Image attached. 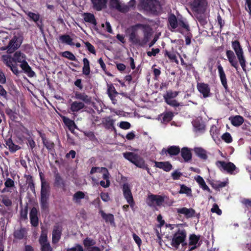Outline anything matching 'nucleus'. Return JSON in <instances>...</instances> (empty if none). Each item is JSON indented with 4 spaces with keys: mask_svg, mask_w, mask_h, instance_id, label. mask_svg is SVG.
<instances>
[{
    "mask_svg": "<svg viewBox=\"0 0 251 251\" xmlns=\"http://www.w3.org/2000/svg\"><path fill=\"white\" fill-rule=\"evenodd\" d=\"M5 113L12 121H15L17 118L16 113L9 108H6Z\"/></svg>",
    "mask_w": 251,
    "mask_h": 251,
    "instance_id": "nucleus-54",
    "label": "nucleus"
},
{
    "mask_svg": "<svg viewBox=\"0 0 251 251\" xmlns=\"http://www.w3.org/2000/svg\"><path fill=\"white\" fill-rule=\"evenodd\" d=\"M66 251H84V249L81 245L76 244L74 247L68 249Z\"/></svg>",
    "mask_w": 251,
    "mask_h": 251,
    "instance_id": "nucleus-64",
    "label": "nucleus"
},
{
    "mask_svg": "<svg viewBox=\"0 0 251 251\" xmlns=\"http://www.w3.org/2000/svg\"><path fill=\"white\" fill-rule=\"evenodd\" d=\"M84 43L87 50L91 53L96 55V51L94 46L88 41L84 42Z\"/></svg>",
    "mask_w": 251,
    "mask_h": 251,
    "instance_id": "nucleus-57",
    "label": "nucleus"
},
{
    "mask_svg": "<svg viewBox=\"0 0 251 251\" xmlns=\"http://www.w3.org/2000/svg\"><path fill=\"white\" fill-rule=\"evenodd\" d=\"M154 167L162 169L165 172H169L173 169V166L169 161L158 162L154 161Z\"/></svg>",
    "mask_w": 251,
    "mask_h": 251,
    "instance_id": "nucleus-22",
    "label": "nucleus"
},
{
    "mask_svg": "<svg viewBox=\"0 0 251 251\" xmlns=\"http://www.w3.org/2000/svg\"><path fill=\"white\" fill-rule=\"evenodd\" d=\"M164 56H167L172 61H174L177 64H178V61L177 59L176 53L174 51H168L167 50H164Z\"/></svg>",
    "mask_w": 251,
    "mask_h": 251,
    "instance_id": "nucleus-43",
    "label": "nucleus"
},
{
    "mask_svg": "<svg viewBox=\"0 0 251 251\" xmlns=\"http://www.w3.org/2000/svg\"><path fill=\"white\" fill-rule=\"evenodd\" d=\"M75 98L80 100L85 103L89 104L91 101V98L85 93H80L78 91L75 92Z\"/></svg>",
    "mask_w": 251,
    "mask_h": 251,
    "instance_id": "nucleus-24",
    "label": "nucleus"
},
{
    "mask_svg": "<svg viewBox=\"0 0 251 251\" xmlns=\"http://www.w3.org/2000/svg\"><path fill=\"white\" fill-rule=\"evenodd\" d=\"M110 4L111 7L118 10H121V5L118 0H110Z\"/></svg>",
    "mask_w": 251,
    "mask_h": 251,
    "instance_id": "nucleus-61",
    "label": "nucleus"
},
{
    "mask_svg": "<svg viewBox=\"0 0 251 251\" xmlns=\"http://www.w3.org/2000/svg\"><path fill=\"white\" fill-rule=\"evenodd\" d=\"M26 144L30 150L31 152L34 154L36 143L31 137H29L26 138Z\"/></svg>",
    "mask_w": 251,
    "mask_h": 251,
    "instance_id": "nucleus-48",
    "label": "nucleus"
},
{
    "mask_svg": "<svg viewBox=\"0 0 251 251\" xmlns=\"http://www.w3.org/2000/svg\"><path fill=\"white\" fill-rule=\"evenodd\" d=\"M96 173H103V174H107L109 173L107 169L105 167H93L90 172V175Z\"/></svg>",
    "mask_w": 251,
    "mask_h": 251,
    "instance_id": "nucleus-45",
    "label": "nucleus"
},
{
    "mask_svg": "<svg viewBox=\"0 0 251 251\" xmlns=\"http://www.w3.org/2000/svg\"><path fill=\"white\" fill-rule=\"evenodd\" d=\"M222 139L227 143H230L232 141V138L230 134L228 132H226L222 136Z\"/></svg>",
    "mask_w": 251,
    "mask_h": 251,
    "instance_id": "nucleus-59",
    "label": "nucleus"
},
{
    "mask_svg": "<svg viewBox=\"0 0 251 251\" xmlns=\"http://www.w3.org/2000/svg\"><path fill=\"white\" fill-rule=\"evenodd\" d=\"M197 88L199 92L202 95L203 98H206L211 96L210 88L208 84L204 82H198Z\"/></svg>",
    "mask_w": 251,
    "mask_h": 251,
    "instance_id": "nucleus-14",
    "label": "nucleus"
},
{
    "mask_svg": "<svg viewBox=\"0 0 251 251\" xmlns=\"http://www.w3.org/2000/svg\"><path fill=\"white\" fill-rule=\"evenodd\" d=\"M216 166L221 171H226L230 175H235L239 172V169L231 162H226L224 161H217Z\"/></svg>",
    "mask_w": 251,
    "mask_h": 251,
    "instance_id": "nucleus-4",
    "label": "nucleus"
},
{
    "mask_svg": "<svg viewBox=\"0 0 251 251\" xmlns=\"http://www.w3.org/2000/svg\"><path fill=\"white\" fill-rule=\"evenodd\" d=\"M129 40L133 44L141 46V40H140L135 30H132L129 34Z\"/></svg>",
    "mask_w": 251,
    "mask_h": 251,
    "instance_id": "nucleus-31",
    "label": "nucleus"
},
{
    "mask_svg": "<svg viewBox=\"0 0 251 251\" xmlns=\"http://www.w3.org/2000/svg\"><path fill=\"white\" fill-rule=\"evenodd\" d=\"M85 107L84 102L78 101H74L70 104V109L73 112H77Z\"/></svg>",
    "mask_w": 251,
    "mask_h": 251,
    "instance_id": "nucleus-25",
    "label": "nucleus"
},
{
    "mask_svg": "<svg viewBox=\"0 0 251 251\" xmlns=\"http://www.w3.org/2000/svg\"><path fill=\"white\" fill-rule=\"evenodd\" d=\"M141 5L144 10L153 14H157L160 6L159 2L157 0H142Z\"/></svg>",
    "mask_w": 251,
    "mask_h": 251,
    "instance_id": "nucleus-6",
    "label": "nucleus"
},
{
    "mask_svg": "<svg viewBox=\"0 0 251 251\" xmlns=\"http://www.w3.org/2000/svg\"><path fill=\"white\" fill-rule=\"evenodd\" d=\"M20 44L17 41V38L14 36L10 40L7 46L2 47L1 50H7V52L8 53H11L14 52L19 47Z\"/></svg>",
    "mask_w": 251,
    "mask_h": 251,
    "instance_id": "nucleus-13",
    "label": "nucleus"
},
{
    "mask_svg": "<svg viewBox=\"0 0 251 251\" xmlns=\"http://www.w3.org/2000/svg\"><path fill=\"white\" fill-rule=\"evenodd\" d=\"M26 182L28 184V188L33 193H35V184L32 176L28 175L26 178Z\"/></svg>",
    "mask_w": 251,
    "mask_h": 251,
    "instance_id": "nucleus-50",
    "label": "nucleus"
},
{
    "mask_svg": "<svg viewBox=\"0 0 251 251\" xmlns=\"http://www.w3.org/2000/svg\"><path fill=\"white\" fill-rule=\"evenodd\" d=\"M59 39L62 43H66L70 46H74L75 44L73 42V39L70 35L65 34L59 36Z\"/></svg>",
    "mask_w": 251,
    "mask_h": 251,
    "instance_id": "nucleus-40",
    "label": "nucleus"
},
{
    "mask_svg": "<svg viewBox=\"0 0 251 251\" xmlns=\"http://www.w3.org/2000/svg\"><path fill=\"white\" fill-rule=\"evenodd\" d=\"M167 151L168 154L171 156H176L180 153V148L178 146H171L168 147Z\"/></svg>",
    "mask_w": 251,
    "mask_h": 251,
    "instance_id": "nucleus-36",
    "label": "nucleus"
},
{
    "mask_svg": "<svg viewBox=\"0 0 251 251\" xmlns=\"http://www.w3.org/2000/svg\"><path fill=\"white\" fill-rule=\"evenodd\" d=\"M107 94L108 95L112 100L113 104L117 103V99L116 98L119 94V93L116 90L113 84H108L107 85Z\"/></svg>",
    "mask_w": 251,
    "mask_h": 251,
    "instance_id": "nucleus-20",
    "label": "nucleus"
},
{
    "mask_svg": "<svg viewBox=\"0 0 251 251\" xmlns=\"http://www.w3.org/2000/svg\"><path fill=\"white\" fill-rule=\"evenodd\" d=\"M25 14L31 20L36 23V25L41 31L43 30L44 25L43 21L42 19H40V16L38 13L36 14L30 11H28L26 12Z\"/></svg>",
    "mask_w": 251,
    "mask_h": 251,
    "instance_id": "nucleus-15",
    "label": "nucleus"
},
{
    "mask_svg": "<svg viewBox=\"0 0 251 251\" xmlns=\"http://www.w3.org/2000/svg\"><path fill=\"white\" fill-rule=\"evenodd\" d=\"M54 180L53 185L54 187L58 188L65 187V181L61 177L60 174L58 172L57 170L54 172Z\"/></svg>",
    "mask_w": 251,
    "mask_h": 251,
    "instance_id": "nucleus-23",
    "label": "nucleus"
},
{
    "mask_svg": "<svg viewBox=\"0 0 251 251\" xmlns=\"http://www.w3.org/2000/svg\"><path fill=\"white\" fill-rule=\"evenodd\" d=\"M186 235L187 233L185 229H178L173 236L171 242V246L176 250L178 248L180 244L184 246V242L186 240Z\"/></svg>",
    "mask_w": 251,
    "mask_h": 251,
    "instance_id": "nucleus-3",
    "label": "nucleus"
},
{
    "mask_svg": "<svg viewBox=\"0 0 251 251\" xmlns=\"http://www.w3.org/2000/svg\"><path fill=\"white\" fill-rule=\"evenodd\" d=\"M181 156L185 162H189L192 160V153L191 150L188 147H183L180 149Z\"/></svg>",
    "mask_w": 251,
    "mask_h": 251,
    "instance_id": "nucleus-21",
    "label": "nucleus"
},
{
    "mask_svg": "<svg viewBox=\"0 0 251 251\" xmlns=\"http://www.w3.org/2000/svg\"><path fill=\"white\" fill-rule=\"evenodd\" d=\"M93 4V7L97 11H100L105 8L107 0H91Z\"/></svg>",
    "mask_w": 251,
    "mask_h": 251,
    "instance_id": "nucleus-26",
    "label": "nucleus"
},
{
    "mask_svg": "<svg viewBox=\"0 0 251 251\" xmlns=\"http://www.w3.org/2000/svg\"><path fill=\"white\" fill-rule=\"evenodd\" d=\"M41 251H53V249L51 247L50 243H48L41 245Z\"/></svg>",
    "mask_w": 251,
    "mask_h": 251,
    "instance_id": "nucleus-63",
    "label": "nucleus"
},
{
    "mask_svg": "<svg viewBox=\"0 0 251 251\" xmlns=\"http://www.w3.org/2000/svg\"><path fill=\"white\" fill-rule=\"evenodd\" d=\"M207 4L206 0H193L191 5L193 11L199 13L205 11Z\"/></svg>",
    "mask_w": 251,
    "mask_h": 251,
    "instance_id": "nucleus-10",
    "label": "nucleus"
},
{
    "mask_svg": "<svg viewBox=\"0 0 251 251\" xmlns=\"http://www.w3.org/2000/svg\"><path fill=\"white\" fill-rule=\"evenodd\" d=\"M217 69L218 70L219 75L221 83L224 88H225V91L226 92H228L229 88L227 85L226 76L224 70V69L220 63H219V65L217 66Z\"/></svg>",
    "mask_w": 251,
    "mask_h": 251,
    "instance_id": "nucleus-16",
    "label": "nucleus"
},
{
    "mask_svg": "<svg viewBox=\"0 0 251 251\" xmlns=\"http://www.w3.org/2000/svg\"><path fill=\"white\" fill-rule=\"evenodd\" d=\"M231 46L237 56L244 54L243 49L238 40L232 41L231 42Z\"/></svg>",
    "mask_w": 251,
    "mask_h": 251,
    "instance_id": "nucleus-29",
    "label": "nucleus"
},
{
    "mask_svg": "<svg viewBox=\"0 0 251 251\" xmlns=\"http://www.w3.org/2000/svg\"><path fill=\"white\" fill-rule=\"evenodd\" d=\"M100 213L106 223H109L111 225H114V217L112 214H106L103 210H100Z\"/></svg>",
    "mask_w": 251,
    "mask_h": 251,
    "instance_id": "nucleus-32",
    "label": "nucleus"
},
{
    "mask_svg": "<svg viewBox=\"0 0 251 251\" xmlns=\"http://www.w3.org/2000/svg\"><path fill=\"white\" fill-rule=\"evenodd\" d=\"M176 210L179 217H181V215H183L186 219H189L195 216L196 211L192 208H188L183 207L180 208H176Z\"/></svg>",
    "mask_w": 251,
    "mask_h": 251,
    "instance_id": "nucleus-11",
    "label": "nucleus"
},
{
    "mask_svg": "<svg viewBox=\"0 0 251 251\" xmlns=\"http://www.w3.org/2000/svg\"><path fill=\"white\" fill-rule=\"evenodd\" d=\"M191 189L184 184L180 185V189L179 191L180 194H185L189 195L191 193Z\"/></svg>",
    "mask_w": 251,
    "mask_h": 251,
    "instance_id": "nucleus-55",
    "label": "nucleus"
},
{
    "mask_svg": "<svg viewBox=\"0 0 251 251\" xmlns=\"http://www.w3.org/2000/svg\"><path fill=\"white\" fill-rule=\"evenodd\" d=\"M122 189L124 198L130 207H133L135 204V202L129 184L128 183H124Z\"/></svg>",
    "mask_w": 251,
    "mask_h": 251,
    "instance_id": "nucleus-8",
    "label": "nucleus"
},
{
    "mask_svg": "<svg viewBox=\"0 0 251 251\" xmlns=\"http://www.w3.org/2000/svg\"><path fill=\"white\" fill-rule=\"evenodd\" d=\"M39 242L41 245L50 243L48 241L47 232L45 230H42L39 239Z\"/></svg>",
    "mask_w": 251,
    "mask_h": 251,
    "instance_id": "nucleus-49",
    "label": "nucleus"
},
{
    "mask_svg": "<svg viewBox=\"0 0 251 251\" xmlns=\"http://www.w3.org/2000/svg\"><path fill=\"white\" fill-rule=\"evenodd\" d=\"M115 121L110 118V117H108L105 119V126L107 129H111L112 130H114L115 132H116V129L114 126Z\"/></svg>",
    "mask_w": 251,
    "mask_h": 251,
    "instance_id": "nucleus-46",
    "label": "nucleus"
},
{
    "mask_svg": "<svg viewBox=\"0 0 251 251\" xmlns=\"http://www.w3.org/2000/svg\"><path fill=\"white\" fill-rule=\"evenodd\" d=\"M168 22L170 25L174 29L177 27L178 25V22L176 16L174 14H171L169 18Z\"/></svg>",
    "mask_w": 251,
    "mask_h": 251,
    "instance_id": "nucleus-47",
    "label": "nucleus"
},
{
    "mask_svg": "<svg viewBox=\"0 0 251 251\" xmlns=\"http://www.w3.org/2000/svg\"><path fill=\"white\" fill-rule=\"evenodd\" d=\"M124 157L136 167L142 168L146 164L143 158L137 153L132 152H126L123 153Z\"/></svg>",
    "mask_w": 251,
    "mask_h": 251,
    "instance_id": "nucleus-5",
    "label": "nucleus"
},
{
    "mask_svg": "<svg viewBox=\"0 0 251 251\" xmlns=\"http://www.w3.org/2000/svg\"><path fill=\"white\" fill-rule=\"evenodd\" d=\"M83 63L82 73L84 75H88L90 74V62L87 58H84Z\"/></svg>",
    "mask_w": 251,
    "mask_h": 251,
    "instance_id": "nucleus-39",
    "label": "nucleus"
},
{
    "mask_svg": "<svg viewBox=\"0 0 251 251\" xmlns=\"http://www.w3.org/2000/svg\"><path fill=\"white\" fill-rule=\"evenodd\" d=\"M194 151L196 155L203 160H206L207 158L206 151L201 147H196L194 149Z\"/></svg>",
    "mask_w": 251,
    "mask_h": 251,
    "instance_id": "nucleus-33",
    "label": "nucleus"
},
{
    "mask_svg": "<svg viewBox=\"0 0 251 251\" xmlns=\"http://www.w3.org/2000/svg\"><path fill=\"white\" fill-rule=\"evenodd\" d=\"M102 178L104 180H105L104 181V180H101L99 184L101 186H102L103 188H107L110 186V174L109 173H107V174H103L102 175Z\"/></svg>",
    "mask_w": 251,
    "mask_h": 251,
    "instance_id": "nucleus-42",
    "label": "nucleus"
},
{
    "mask_svg": "<svg viewBox=\"0 0 251 251\" xmlns=\"http://www.w3.org/2000/svg\"><path fill=\"white\" fill-rule=\"evenodd\" d=\"M61 56L63 57L66 58L71 61H76L77 59L76 58L75 56L74 55V54L69 51H65L64 52H62L61 54Z\"/></svg>",
    "mask_w": 251,
    "mask_h": 251,
    "instance_id": "nucleus-51",
    "label": "nucleus"
},
{
    "mask_svg": "<svg viewBox=\"0 0 251 251\" xmlns=\"http://www.w3.org/2000/svg\"><path fill=\"white\" fill-rule=\"evenodd\" d=\"M96 243V241L94 239L89 237H86L83 241L84 247L87 249L90 247L94 246Z\"/></svg>",
    "mask_w": 251,
    "mask_h": 251,
    "instance_id": "nucleus-52",
    "label": "nucleus"
},
{
    "mask_svg": "<svg viewBox=\"0 0 251 251\" xmlns=\"http://www.w3.org/2000/svg\"><path fill=\"white\" fill-rule=\"evenodd\" d=\"M137 27H141L143 29V39L141 40V47L145 46L147 43L149 41V40L151 35V28L150 25L144 24H137Z\"/></svg>",
    "mask_w": 251,
    "mask_h": 251,
    "instance_id": "nucleus-7",
    "label": "nucleus"
},
{
    "mask_svg": "<svg viewBox=\"0 0 251 251\" xmlns=\"http://www.w3.org/2000/svg\"><path fill=\"white\" fill-rule=\"evenodd\" d=\"M64 124L68 127L69 130H73L76 126L75 122L64 116H61Z\"/></svg>",
    "mask_w": 251,
    "mask_h": 251,
    "instance_id": "nucleus-35",
    "label": "nucleus"
},
{
    "mask_svg": "<svg viewBox=\"0 0 251 251\" xmlns=\"http://www.w3.org/2000/svg\"><path fill=\"white\" fill-rule=\"evenodd\" d=\"M40 136L42 139L44 146L49 151L51 152L54 150L55 147L54 143L47 138L45 134L39 132Z\"/></svg>",
    "mask_w": 251,
    "mask_h": 251,
    "instance_id": "nucleus-19",
    "label": "nucleus"
},
{
    "mask_svg": "<svg viewBox=\"0 0 251 251\" xmlns=\"http://www.w3.org/2000/svg\"><path fill=\"white\" fill-rule=\"evenodd\" d=\"M160 116L162 117V122L163 123H167L172 120L174 114L171 111L166 112L161 114Z\"/></svg>",
    "mask_w": 251,
    "mask_h": 251,
    "instance_id": "nucleus-34",
    "label": "nucleus"
},
{
    "mask_svg": "<svg viewBox=\"0 0 251 251\" xmlns=\"http://www.w3.org/2000/svg\"><path fill=\"white\" fill-rule=\"evenodd\" d=\"M38 210L33 207L29 212V218L31 225L33 227H37L39 225V217L38 216Z\"/></svg>",
    "mask_w": 251,
    "mask_h": 251,
    "instance_id": "nucleus-17",
    "label": "nucleus"
},
{
    "mask_svg": "<svg viewBox=\"0 0 251 251\" xmlns=\"http://www.w3.org/2000/svg\"><path fill=\"white\" fill-rule=\"evenodd\" d=\"M165 196L161 195H157L154 194H150L148 197V204L151 206L155 202L157 206H160L164 202Z\"/></svg>",
    "mask_w": 251,
    "mask_h": 251,
    "instance_id": "nucleus-9",
    "label": "nucleus"
},
{
    "mask_svg": "<svg viewBox=\"0 0 251 251\" xmlns=\"http://www.w3.org/2000/svg\"><path fill=\"white\" fill-rule=\"evenodd\" d=\"M5 142L6 146L8 147L9 151L11 153H14L21 149V147L13 143L11 137L6 139Z\"/></svg>",
    "mask_w": 251,
    "mask_h": 251,
    "instance_id": "nucleus-27",
    "label": "nucleus"
},
{
    "mask_svg": "<svg viewBox=\"0 0 251 251\" xmlns=\"http://www.w3.org/2000/svg\"><path fill=\"white\" fill-rule=\"evenodd\" d=\"M20 66L29 77H32L35 75V72L32 71L31 68L28 65L26 61H24L23 63L21 64Z\"/></svg>",
    "mask_w": 251,
    "mask_h": 251,
    "instance_id": "nucleus-28",
    "label": "nucleus"
},
{
    "mask_svg": "<svg viewBox=\"0 0 251 251\" xmlns=\"http://www.w3.org/2000/svg\"><path fill=\"white\" fill-rule=\"evenodd\" d=\"M179 93V92L178 91L173 92L172 90L167 91L166 94L164 96L165 101H166V100H169L176 98L178 96Z\"/></svg>",
    "mask_w": 251,
    "mask_h": 251,
    "instance_id": "nucleus-44",
    "label": "nucleus"
},
{
    "mask_svg": "<svg viewBox=\"0 0 251 251\" xmlns=\"http://www.w3.org/2000/svg\"><path fill=\"white\" fill-rule=\"evenodd\" d=\"M210 132L212 137L213 139L218 137L219 130L215 126L213 125L212 126H211L210 130Z\"/></svg>",
    "mask_w": 251,
    "mask_h": 251,
    "instance_id": "nucleus-60",
    "label": "nucleus"
},
{
    "mask_svg": "<svg viewBox=\"0 0 251 251\" xmlns=\"http://www.w3.org/2000/svg\"><path fill=\"white\" fill-rule=\"evenodd\" d=\"M119 127L123 129H128L130 128L131 125L128 122L122 121L120 123Z\"/></svg>",
    "mask_w": 251,
    "mask_h": 251,
    "instance_id": "nucleus-62",
    "label": "nucleus"
},
{
    "mask_svg": "<svg viewBox=\"0 0 251 251\" xmlns=\"http://www.w3.org/2000/svg\"><path fill=\"white\" fill-rule=\"evenodd\" d=\"M84 20L86 22L89 23L94 25H97V22L93 14L90 13H84Z\"/></svg>",
    "mask_w": 251,
    "mask_h": 251,
    "instance_id": "nucleus-37",
    "label": "nucleus"
},
{
    "mask_svg": "<svg viewBox=\"0 0 251 251\" xmlns=\"http://www.w3.org/2000/svg\"><path fill=\"white\" fill-rule=\"evenodd\" d=\"M239 61V63L241 65V66L243 69V70L244 71H246V59H245V58L244 57V54H242L241 55H239V56H237Z\"/></svg>",
    "mask_w": 251,
    "mask_h": 251,
    "instance_id": "nucleus-56",
    "label": "nucleus"
},
{
    "mask_svg": "<svg viewBox=\"0 0 251 251\" xmlns=\"http://www.w3.org/2000/svg\"><path fill=\"white\" fill-rule=\"evenodd\" d=\"M26 230L25 228L21 227L19 229L15 230L13 232L15 239L22 240L26 236Z\"/></svg>",
    "mask_w": 251,
    "mask_h": 251,
    "instance_id": "nucleus-30",
    "label": "nucleus"
},
{
    "mask_svg": "<svg viewBox=\"0 0 251 251\" xmlns=\"http://www.w3.org/2000/svg\"><path fill=\"white\" fill-rule=\"evenodd\" d=\"M50 194V187L49 183H42L41 184L40 205L42 211H48L49 199Z\"/></svg>",
    "mask_w": 251,
    "mask_h": 251,
    "instance_id": "nucleus-2",
    "label": "nucleus"
},
{
    "mask_svg": "<svg viewBox=\"0 0 251 251\" xmlns=\"http://www.w3.org/2000/svg\"><path fill=\"white\" fill-rule=\"evenodd\" d=\"M199 239H200L199 236H197L195 234H191L189 236V246L196 245V244L199 242Z\"/></svg>",
    "mask_w": 251,
    "mask_h": 251,
    "instance_id": "nucleus-53",
    "label": "nucleus"
},
{
    "mask_svg": "<svg viewBox=\"0 0 251 251\" xmlns=\"http://www.w3.org/2000/svg\"><path fill=\"white\" fill-rule=\"evenodd\" d=\"M229 119L231 120V124L235 126H241L244 122V118L240 115H236Z\"/></svg>",
    "mask_w": 251,
    "mask_h": 251,
    "instance_id": "nucleus-38",
    "label": "nucleus"
},
{
    "mask_svg": "<svg viewBox=\"0 0 251 251\" xmlns=\"http://www.w3.org/2000/svg\"><path fill=\"white\" fill-rule=\"evenodd\" d=\"M226 55L230 65L234 67L236 71H238L239 65L234 52L231 50H227Z\"/></svg>",
    "mask_w": 251,
    "mask_h": 251,
    "instance_id": "nucleus-18",
    "label": "nucleus"
},
{
    "mask_svg": "<svg viewBox=\"0 0 251 251\" xmlns=\"http://www.w3.org/2000/svg\"><path fill=\"white\" fill-rule=\"evenodd\" d=\"M85 194L82 191H77L75 193L73 196V201L76 203H79L81 200L84 199Z\"/></svg>",
    "mask_w": 251,
    "mask_h": 251,
    "instance_id": "nucleus-41",
    "label": "nucleus"
},
{
    "mask_svg": "<svg viewBox=\"0 0 251 251\" xmlns=\"http://www.w3.org/2000/svg\"><path fill=\"white\" fill-rule=\"evenodd\" d=\"M62 226L61 225L56 224L53 228L52 243L53 244H57L60 240L62 235Z\"/></svg>",
    "mask_w": 251,
    "mask_h": 251,
    "instance_id": "nucleus-12",
    "label": "nucleus"
},
{
    "mask_svg": "<svg viewBox=\"0 0 251 251\" xmlns=\"http://www.w3.org/2000/svg\"><path fill=\"white\" fill-rule=\"evenodd\" d=\"M28 206L26 205L25 208L20 211V218L23 220H27Z\"/></svg>",
    "mask_w": 251,
    "mask_h": 251,
    "instance_id": "nucleus-58",
    "label": "nucleus"
},
{
    "mask_svg": "<svg viewBox=\"0 0 251 251\" xmlns=\"http://www.w3.org/2000/svg\"><path fill=\"white\" fill-rule=\"evenodd\" d=\"M1 60L6 66L10 68L14 74L18 75L20 73V71L18 70L17 65L16 64H14L13 63H16L18 62L21 63V64L23 63V62L26 61V56L21 51H17L14 53L13 57L8 54L2 55Z\"/></svg>",
    "mask_w": 251,
    "mask_h": 251,
    "instance_id": "nucleus-1",
    "label": "nucleus"
}]
</instances>
